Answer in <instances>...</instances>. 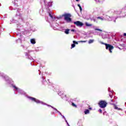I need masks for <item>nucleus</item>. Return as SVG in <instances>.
I'll use <instances>...</instances> for the list:
<instances>
[{
  "mask_svg": "<svg viewBox=\"0 0 126 126\" xmlns=\"http://www.w3.org/2000/svg\"><path fill=\"white\" fill-rule=\"evenodd\" d=\"M64 19L65 21L67 22V23H70L71 22L72 20L70 17H71V15L69 13H65L63 14Z\"/></svg>",
  "mask_w": 126,
  "mask_h": 126,
  "instance_id": "obj_1",
  "label": "nucleus"
},
{
  "mask_svg": "<svg viewBox=\"0 0 126 126\" xmlns=\"http://www.w3.org/2000/svg\"><path fill=\"white\" fill-rule=\"evenodd\" d=\"M100 43L101 44H102L103 45H105L106 50L109 49V51H110V52L112 53V50L114 49V46H113L110 44H105L103 42H100Z\"/></svg>",
  "mask_w": 126,
  "mask_h": 126,
  "instance_id": "obj_2",
  "label": "nucleus"
},
{
  "mask_svg": "<svg viewBox=\"0 0 126 126\" xmlns=\"http://www.w3.org/2000/svg\"><path fill=\"white\" fill-rule=\"evenodd\" d=\"M100 108H106L107 106V102L105 101L101 100L99 103Z\"/></svg>",
  "mask_w": 126,
  "mask_h": 126,
  "instance_id": "obj_3",
  "label": "nucleus"
},
{
  "mask_svg": "<svg viewBox=\"0 0 126 126\" xmlns=\"http://www.w3.org/2000/svg\"><path fill=\"white\" fill-rule=\"evenodd\" d=\"M74 24L78 27H82L83 26V23L79 21L74 22Z\"/></svg>",
  "mask_w": 126,
  "mask_h": 126,
  "instance_id": "obj_4",
  "label": "nucleus"
},
{
  "mask_svg": "<svg viewBox=\"0 0 126 126\" xmlns=\"http://www.w3.org/2000/svg\"><path fill=\"white\" fill-rule=\"evenodd\" d=\"M29 99H30V100H32V101H33V102H36V103H39V100H37V99H36L34 97H29Z\"/></svg>",
  "mask_w": 126,
  "mask_h": 126,
  "instance_id": "obj_5",
  "label": "nucleus"
},
{
  "mask_svg": "<svg viewBox=\"0 0 126 126\" xmlns=\"http://www.w3.org/2000/svg\"><path fill=\"white\" fill-rule=\"evenodd\" d=\"M106 20H108V21H112V20H113V17H110L109 16H106Z\"/></svg>",
  "mask_w": 126,
  "mask_h": 126,
  "instance_id": "obj_6",
  "label": "nucleus"
},
{
  "mask_svg": "<svg viewBox=\"0 0 126 126\" xmlns=\"http://www.w3.org/2000/svg\"><path fill=\"white\" fill-rule=\"evenodd\" d=\"M31 43L33 44H36V41L35 40V39H34V38L31 39Z\"/></svg>",
  "mask_w": 126,
  "mask_h": 126,
  "instance_id": "obj_7",
  "label": "nucleus"
},
{
  "mask_svg": "<svg viewBox=\"0 0 126 126\" xmlns=\"http://www.w3.org/2000/svg\"><path fill=\"white\" fill-rule=\"evenodd\" d=\"M69 31H70V29L65 30V31H64L65 34H69Z\"/></svg>",
  "mask_w": 126,
  "mask_h": 126,
  "instance_id": "obj_8",
  "label": "nucleus"
},
{
  "mask_svg": "<svg viewBox=\"0 0 126 126\" xmlns=\"http://www.w3.org/2000/svg\"><path fill=\"white\" fill-rule=\"evenodd\" d=\"M63 14H62V15L57 16L56 17V18H57V19H61V18H63Z\"/></svg>",
  "mask_w": 126,
  "mask_h": 126,
  "instance_id": "obj_9",
  "label": "nucleus"
},
{
  "mask_svg": "<svg viewBox=\"0 0 126 126\" xmlns=\"http://www.w3.org/2000/svg\"><path fill=\"white\" fill-rule=\"evenodd\" d=\"M85 24H86V26H87V27H90L92 26V24H90L88 23H86Z\"/></svg>",
  "mask_w": 126,
  "mask_h": 126,
  "instance_id": "obj_10",
  "label": "nucleus"
},
{
  "mask_svg": "<svg viewBox=\"0 0 126 126\" xmlns=\"http://www.w3.org/2000/svg\"><path fill=\"white\" fill-rule=\"evenodd\" d=\"M94 42V39H90L89 41V44H92V43H93Z\"/></svg>",
  "mask_w": 126,
  "mask_h": 126,
  "instance_id": "obj_11",
  "label": "nucleus"
},
{
  "mask_svg": "<svg viewBox=\"0 0 126 126\" xmlns=\"http://www.w3.org/2000/svg\"><path fill=\"white\" fill-rule=\"evenodd\" d=\"M85 115H87V114H89V110L87 109L85 111Z\"/></svg>",
  "mask_w": 126,
  "mask_h": 126,
  "instance_id": "obj_12",
  "label": "nucleus"
},
{
  "mask_svg": "<svg viewBox=\"0 0 126 126\" xmlns=\"http://www.w3.org/2000/svg\"><path fill=\"white\" fill-rule=\"evenodd\" d=\"M97 19H100V20H101L102 21H103V20H104V18L101 17H98L97 18Z\"/></svg>",
  "mask_w": 126,
  "mask_h": 126,
  "instance_id": "obj_13",
  "label": "nucleus"
},
{
  "mask_svg": "<svg viewBox=\"0 0 126 126\" xmlns=\"http://www.w3.org/2000/svg\"><path fill=\"white\" fill-rule=\"evenodd\" d=\"M93 21L94 22H96V23H98V19H93Z\"/></svg>",
  "mask_w": 126,
  "mask_h": 126,
  "instance_id": "obj_14",
  "label": "nucleus"
},
{
  "mask_svg": "<svg viewBox=\"0 0 126 126\" xmlns=\"http://www.w3.org/2000/svg\"><path fill=\"white\" fill-rule=\"evenodd\" d=\"M12 87H13V88L16 89V90H18V88L16 87V86L13 85Z\"/></svg>",
  "mask_w": 126,
  "mask_h": 126,
  "instance_id": "obj_15",
  "label": "nucleus"
},
{
  "mask_svg": "<svg viewBox=\"0 0 126 126\" xmlns=\"http://www.w3.org/2000/svg\"><path fill=\"white\" fill-rule=\"evenodd\" d=\"M87 41L84 40V41H79V43H86Z\"/></svg>",
  "mask_w": 126,
  "mask_h": 126,
  "instance_id": "obj_16",
  "label": "nucleus"
},
{
  "mask_svg": "<svg viewBox=\"0 0 126 126\" xmlns=\"http://www.w3.org/2000/svg\"><path fill=\"white\" fill-rule=\"evenodd\" d=\"M74 47H75V44H71V49H72V48H74Z\"/></svg>",
  "mask_w": 126,
  "mask_h": 126,
  "instance_id": "obj_17",
  "label": "nucleus"
},
{
  "mask_svg": "<svg viewBox=\"0 0 126 126\" xmlns=\"http://www.w3.org/2000/svg\"><path fill=\"white\" fill-rule=\"evenodd\" d=\"M95 30H97V31H100V32H102V30L99 29H95Z\"/></svg>",
  "mask_w": 126,
  "mask_h": 126,
  "instance_id": "obj_18",
  "label": "nucleus"
},
{
  "mask_svg": "<svg viewBox=\"0 0 126 126\" xmlns=\"http://www.w3.org/2000/svg\"><path fill=\"white\" fill-rule=\"evenodd\" d=\"M49 16L53 19L54 17H53V15L51 13H49Z\"/></svg>",
  "mask_w": 126,
  "mask_h": 126,
  "instance_id": "obj_19",
  "label": "nucleus"
},
{
  "mask_svg": "<svg viewBox=\"0 0 126 126\" xmlns=\"http://www.w3.org/2000/svg\"><path fill=\"white\" fill-rule=\"evenodd\" d=\"M70 31L71 32H76V30H74V29H72L70 30Z\"/></svg>",
  "mask_w": 126,
  "mask_h": 126,
  "instance_id": "obj_20",
  "label": "nucleus"
},
{
  "mask_svg": "<svg viewBox=\"0 0 126 126\" xmlns=\"http://www.w3.org/2000/svg\"><path fill=\"white\" fill-rule=\"evenodd\" d=\"M73 43H74V44H76L77 45L78 44V43L77 42H76V41H73Z\"/></svg>",
  "mask_w": 126,
  "mask_h": 126,
  "instance_id": "obj_21",
  "label": "nucleus"
},
{
  "mask_svg": "<svg viewBox=\"0 0 126 126\" xmlns=\"http://www.w3.org/2000/svg\"><path fill=\"white\" fill-rule=\"evenodd\" d=\"M72 106H73L74 107H76V105H75L74 103H72Z\"/></svg>",
  "mask_w": 126,
  "mask_h": 126,
  "instance_id": "obj_22",
  "label": "nucleus"
},
{
  "mask_svg": "<svg viewBox=\"0 0 126 126\" xmlns=\"http://www.w3.org/2000/svg\"><path fill=\"white\" fill-rule=\"evenodd\" d=\"M115 109H116V110H121L120 109H119L117 106L115 107Z\"/></svg>",
  "mask_w": 126,
  "mask_h": 126,
  "instance_id": "obj_23",
  "label": "nucleus"
},
{
  "mask_svg": "<svg viewBox=\"0 0 126 126\" xmlns=\"http://www.w3.org/2000/svg\"><path fill=\"white\" fill-rule=\"evenodd\" d=\"M65 122H66V123L67 126H69V124H68V123H67V121H66V120H65Z\"/></svg>",
  "mask_w": 126,
  "mask_h": 126,
  "instance_id": "obj_24",
  "label": "nucleus"
},
{
  "mask_svg": "<svg viewBox=\"0 0 126 126\" xmlns=\"http://www.w3.org/2000/svg\"><path fill=\"white\" fill-rule=\"evenodd\" d=\"M80 11H82V8H81V6L79 7Z\"/></svg>",
  "mask_w": 126,
  "mask_h": 126,
  "instance_id": "obj_25",
  "label": "nucleus"
},
{
  "mask_svg": "<svg viewBox=\"0 0 126 126\" xmlns=\"http://www.w3.org/2000/svg\"><path fill=\"white\" fill-rule=\"evenodd\" d=\"M98 111H99L100 113H102V110L101 109H99Z\"/></svg>",
  "mask_w": 126,
  "mask_h": 126,
  "instance_id": "obj_26",
  "label": "nucleus"
},
{
  "mask_svg": "<svg viewBox=\"0 0 126 126\" xmlns=\"http://www.w3.org/2000/svg\"><path fill=\"white\" fill-rule=\"evenodd\" d=\"M124 36H126V33H124Z\"/></svg>",
  "mask_w": 126,
  "mask_h": 126,
  "instance_id": "obj_27",
  "label": "nucleus"
},
{
  "mask_svg": "<svg viewBox=\"0 0 126 126\" xmlns=\"http://www.w3.org/2000/svg\"><path fill=\"white\" fill-rule=\"evenodd\" d=\"M78 6L79 7H80L81 6H80V4H78Z\"/></svg>",
  "mask_w": 126,
  "mask_h": 126,
  "instance_id": "obj_28",
  "label": "nucleus"
},
{
  "mask_svg": "<svg viewBox=\"0 0 126 126\" xmlns=\"http://www.w3.org/2000/svg\"><path fill=\"white\" fill-rule=\"evenodd\" d=\"M89 110H92V108L91 107H90Z\"/></svg>",
  "mask_w": 126,
  "mask_h": 126,
  "instance_id": "obj_29",
  "label": "nucleus"
},
{
  "mask_svg": "<svg viewBox=\"0 0 126 126\" xmlns=\"http://www.w3.org/2000/svg\"><path fill=\"white\" fill-rule=\"evenodd\" d=\"M109 96H110V97H111V98H112V95H111V94H110Z\"/></svg>",
  "mask_w": 126,
  "mask_h": 126,
  "instance_id": "obj_30",
  "label": "nucleus"
},
{
  "mask_svg": "<svg viewBox=\"0 0 126 126\" xmlns=\"http://www.w3.org/2000/svg\"><path fill=\"white\" fill-rule=\"evenodd\" d=\"M76 1H79V0H76Z\"/></svg>",
  "mask_w": 126,
  "mask_h": 126,
  "instance_id": "obj_31",
  "label": "nucleus"
},
{
  "mask_svg": "<svg viewBox=\"0 0 126 126\" xmlns=\"http://www.w3.org/2000/svg\"><path fill=\"white\" fill-rule=\"evenodd\" d=\"M111 102H113V99L111 100Z\"/></svg>",
  "mask_w": 126,
  "mask_h": 126,
  "instance_id": "obj_32",
  "label": "nucleus"
},
{
  "mask_svg": "<svg viewBox=\"0 0 126 126\" xmlns=\"http://www.w3.org/2000/svg\"><path fill=\"white\" fill-rule=\"evenodd\" d=\"M114 22H116V20L114 21Z\"/></svg>",
  "mask_w": 126,
  "mask_h": 126,
  "instance_id": "obj_33",
  "label": "nucleus"
}]
</instances>
